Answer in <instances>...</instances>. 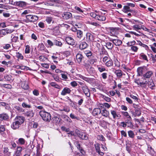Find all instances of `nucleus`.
Segmentation results:
<instances>
[{
	"mask_svg": "<svg viewBox=\"0 0 156 156\" xmlns=\"http://www.w3.org/2000/svg\"><path fill=\"white\" fill-rule=\"evenodd\" d=\"M97 67L98 70L100 72H102L106 70L105 67L103 66L97 65Z\"/></svg>",
	"mask_w": 156,
	"mask_h": 156,
	"instance_id": "473e14b6",
	"label": "nucleus"
},
{
	"mask_svg": "<svg viewBox=\"0 0 156 156\" xmlns=\"http://www.w3.org/2000/svg\"><path fill=\"white\" fill-rule=\"evenodd\" d=\"M50 85L51 86L54 87L55 88H57L58 89H60L61 88V87L60 86L58 85L57 84H56V83L55 82H51L50 83Z\"/></svg>",
	"mask_w": 156,
	"mask_h": 156,
	"instance_id": "a19ab883",
	"label": "nucleus"
},
{
	"mask_svg": "<svg viewBox=\"0 0 156 156\" xmlns=\"http://www.w3.org/2000/svg\"><path fill=\"white\" fill-rule=\"evenodd\" d=\"M126 150L129 153H130L131 151V147L130 145H126Z\"/></svg>",
	"mask_w": 156,
	"mask_h": 156,
	"instance_id": "338daca9",
	"label": "nucleus"
},
{
	"mask_svg": "<svg viewBox=\"0 0 156 156\" xmlns=\"http://www.w3.org/2000/svg\"><path fill=\"white\" fill-rule=\"evenodd\" d=\"M76 147L80 151L81 153L83 155L85 154V151L83 150L82 148L80 147V145L77 143L76 144Z\"/></svg>",
	"mask_w": 156,
	"mask_h": 156,
	"instance_id": "cd10ccee",
	"label": "nucleus"
},
{
	"mask_svg": "<svg viewBox=\"0 0 156 156\" xmlns=\"http://www.w3.org/2000/svg\"><path fill=\"white\" fill-rule=\"evenodd\" d=\"M22 106L23 108H31V105L29 104H27L26 103L23 102L22 104Z\"/></svg>",
	"mask_w": 156,
	"mask_h": 156,
	"instance_id": "13d9d810",
	"label": "nucleus"
},
{
	"mask_svg": "<svg viewBox=\"0 0 156 156\" xmlns=\"http://www.w3.org/2000/svg\"><path fill=\"white\" fill-rule=\"evenodd\" d=\"M75 96L79 98L80 99V100L78 101V104L79 105H81L83 101V99L80 96L75 95Z\"/></svg>",
	"mask_w": 156,
	"mask_h": 156,
	"instance_id": "de8ad7c7",
	"label": "nucleus"
},
{
	"mask_svg": "<svg viewBox=\"0 0 156 156\" xmlns=\"http://www.w3.org/2000/svg\"><path fill=\"white\" fill-rule=\"evenodd\" d=\"M90 14L91 16L99 21H104L106 19L102 12L97 10L94 12H91Z\"/></svg>",
	"mask_w": 156,
	"mask_h": 156,
	"instance_id": "f257e3e1",
	"label": "nucleus"
},
{
	"mask_svg": "<svg viewBox=\"0 0 156 156\" xmlns=\"http://www.w3.org/2000/svg\"><path fill=\"white\" fill-rule=\"evenodd\" d=\"M133 28L135 30H137L141 29L142 26H140L139 25H134L133 26Z\"/></svg>",
	"mask_w": 156,
	"mask_h": 156,
	"instance_id": "052dcab7",
	"label": "nucleus"
},
{
	"mask_svg": "<svg viewBox=\"0 0 156 156\" xmlns=\"http://www.w3.org/2000/svg\"><path fill=\"white\" fill-rule=\"evenodd\" d=\"M62 16L64 19L68 20L72 17V14L70 12H65L62 14Z\"/></svg>",
	"mask_w": 156,
	"mask_h": 156,
	"instance_id": "9b49d317",
	"label": "nucleus"
},
{
	"mask_svg": "<svg viewBox=\"0 0 156 156\" xmlns=\"http://www.w3.org/2000/svg\"><path fill=\"white\" fill-rule=\"evenodd\" d=\"M106 46L109 49H112L114 47L113 44L110 42L106 43Z\"/></svg>",
	"mask_w": 156,
	"mask_h": 156,
	"instance_id": "72a5a7b5",
	"label": "nucleus"
},
{
	"mask_svg": "<svg viewBox=\"0 0 156 156\" xmlns=\"http://www.w3.org/2000/svg\"><path fill=\"white\" fill-rule=\"evenodd\" d=\"M86 37L87 41H92L94 40L93 36L90 33H87Z\"/></svg>",
	"mask_w": 156,
	"mask_h": 156,
	"instance_id": "ddd939ff",
	"label": "nucleus"
},
{
	"mask_svg": "<svg viewBox=\"0 0 156 156\" xmlns=\"http://www.w3.org/2000/svg\"><path fill=\"white\" fill-rule=\"evenodd\" d=\"M71 92L70 89L67 87H65L62 91L61 95L62 96H65L67 94H69Z\"/></svg>",
	"mask_w": 156,
	"mask_h": 156,
	"instance_id": "9d476101",
	"label": "nucleus"
},
{
	"mask_svg": "<svg viewBox=\"0 0 156 156\" xmlns=\"http://www.w3.org/2000/svg\"><path fill=\"white\" fill-rule=\"evenodd\" d=\"M146 70V67H139L137 68V72L138 75L139 76H142L143 73Z\"/></svg>",
	"mask_w": 156,
	"mask_h": 156,
	"instance_id": "423d86ee",
	"label": "nucleus"
},
{
	"mask_svg": "<svg viewBox=\"0 0 156 156\" xmlns=\"http://www.w3.org/2000/svg\"><path fill=\"white\" fill-rule=\"evenodd\" d=\"M21 86L22 88L25 90H27L29 88L28 83L26 81H23L22 82Z\"/></svg>",
	"mask_w": 156,
	"mask_h": 156,
	"instance_id": "393cba45",
	"label": "nucleus"
},
{
	"mask_svg": "<svg viewBox=\"0 0 156 156\" xmlns=\"http://www.w3.org/2000/svg\"><path fill=\"white\" fill-rule=\"evenodd\" d=\"M138 49V48L136 46L133 45L131 47V50L135 52H137Z\"/></svg>",
	"mask_w": 156,
	"mask_h": 156,
	"instance_id": "603ef678",
	"label": "nucleus"
},
{
	"mask_svg": "<svg viewBox=\"0 0 156 156\" xmlns=\"http://www.w3.org/2000/svg\"><path fill=\"white\" fill-rule=\"evenodd\" d=\"M95 147L97 152L99 155L103 156L104 153L101 151L100 150V145L98 143H97L94 145Z\"/></svg>",
	"mask_w": 156,
	"mask_h": 156,
	"instance_id": "0eeeda50",
	"label": "nucleus"
},
{
	"mask_svg": "<svg viewBox=\"0 0 156 156\" xmlns=\"http://www.w3.org/2000/svg\"><path fill=\"white\" fill-rule=\"evenodd\" d=\"M141 112L139 108L136 109L135 110V116H140L141 115Z\"/></svg>",
	"mask_w": 156,
	"mask_h": 156,
	"instance_id": "6e6d98bb",
	"label": "nucleus"
},
{
	"mask_svg": "<svg viewBox=\"0 0 156 156\" xmlns=\"http://www.w3.org/2000/svg\"><path fill=\"white\" fill-rule=\"evenodd\" d=\"M79 77L80 78L89 83H91L93 80V79L81 75H80Z\"/></svg>",
	"mask_w": 156,
	"mask_h": 156,
	"instance_id": "4468645a",
	"label": "nucleus"
},
{
	"mask_svg": "<svg viewBox=\"0 0 156 156\" xmlns=\"http://www.w3.org/2000/svg\"><path fill=\"white\" fill-rule=\"evenodd\" d=\"M128 133L129 137L133 138L135 136V134L132 130H129L128 132Z\"/></svg>",
	"mask_w": 156,
	"mask_h": 156,
	"instance_id": "a18cd8bd",
	"label": "nucleus"
},
{
	"mask_svg": "<svg viewBox=\"0 0 156 156\" xmlns=\"http://www.w3.org/2000/svg\"><path fill=\"white\" fill-rule=\"evenodd\" d=\"M20 126V125H19V124L17 121L15 119L14 120V122L12 123L11 126V127L12 129H18Z\"/></svg>",
	"mask_w": 156,
	"mask_h": 156,
	"instance_id": "dca6fc26",
	"label": "nucleus"
},
{
	"mask_svg": "<svg viewBox=\"0 0 156 156\" xmlns=\"http://www.w3.org/2000/svg\"><path fill=\"white\" fill-rule=\"evenodd\" d=\"M115 73L117 76L119 77H121L122 75V71L119 69L116 70Z\"/></svg>",
	"mask_w": 156,
	"mask_h": 156,
	"instance_id": "c9c22d12",
	"label": "nucleus"
},
{
	"mask_svg": "<svg viewBox=\"0 0 156 156\" xmlns=\"http://www.w3.org/2000/svg\"><path fill=\"white\" fill-rule=\"evenodd\" d=\"M83 58V57L81 54L78 53L76 55V59L78 62L79 63L81 62Z\"/></svg>",
	"mask_w": 156,
	"mask_h": 156,
	"instance_id": "5701e85b",
	"label": "nucleus"
},
{
	"mask_svg": "<svg viewBox=\"0 0 156 156\" xmlns=\"http://www.w3.org/2000/svg\"><path fill=\"white\" fill-rule=\"evenodd\" d=\"M20 125L23 123L25 120V118L23 116H17L15 119Z\"/></svg>",
	"mask_w": 156,
	"mask_h": 156,
	"instance_id": "1a4fd4ad",
	"label": "nucleus"
},
{
	"mask_svg": "<svg viewBox=\"0 0 156 156\" xmlns=\"http://www.w3.org/2000/svg\"><path fill=\"white\" fill-rule=\"evenodd\" d=\"M25 114L27 117L31 118L34 116V113L33 112L32 110H30L27 112Z\"/></svg>",
	"mask_w": 156,
	"mask_h": 156,
	"instance_id": "c85d7f7f",
	"label": "nucleus"
},
{
	"mask_svg": "<svg viewBox=\"0 0 156 156\" xmlns=\"http://www.w3.org/2000/svg\"><path fill=\"white\" fill-rule=\"evenodd\" d=\"M140 58L141 59L146 61L147 62L148 61L147 56L144 53H140Z\"/></svg>",
	"mask_w": 156,
	"mask_h": 156,
	"instance_id": "c756f323",
	"label": "nucleus"
},
{
	"mask_svg": "<svg viewBox=\"0 0 156 156\" xmlns=\"http://www.w3.org/2000/svg\"><path fill=\"white\" fill-rule=\"evenodd\" d=\"M22 150V148L21 147H18L17 148V151L16 153V156H20L21 154V152Z\"/></svg>",
	"mask_w": 156,
	"mask_h": 156,
	"instance_id": "2f4dec72",
	"label": "nucleus"
},
{
	"mask_svg": "<svg viewBox=\"0 0 156 156\" xmlns=\"http://www.w3.org/2000/svg\"><path fill=\"white\" fill-rule=\"evenodd\" d=\"M136 44V41L134 40H133L132 41H128L127 43V47H132L133 46Z\"/></svg>",
	"mask_w": 156,
	"mask_h": 156,
	"instance_id": "37998d69",
	"label": "nucleus"
},
{
	"mask_svg": "<svg viewBox=\"0 0 156 156\" xmlns=\"http://www.w3.org/2000/svg\"><path fill=\"white\" fill-rule=\"evenodd\" d=\"M66 42L69 44L73 45L75 44V42L73 39L71 37H67L66 38Z\"/></svg>",
	"mask_w": 156,
	"mask_h": 156,
	"instance_id": "6e6552de",
	"label": "nucleus"
},
{
	"mask_svg": "<svg viewBox=\"0 0 156 156\" xmlns=\"http://www.w3.org/2000/svg\"><path fill=\"white\" fill-rule=\"evenodd\" d=\"M54 43L56 45L59 47H61L62 45V43L61 42L58 41L57 40H54Z\"/></svg>",
	"mask_w": 156,
	"mask_h": 156,
	"instance_id": "09e8293b",
	"label": "nucleus"
},
{
	"mask_svg": "<svg viewBox=\"0 0 156 156\" xmlns=\"http://www.w3.org/2000/svg\"><path fill=\"white\" fill-rule=\"evenodd\" d=\"M110 41H112L113 43L116 45V46H119L121 45L122 42V41L119 39H111L110 40Z\"/></svg>",
	"mask_w": 156,
	"mask_h": 156,
	"instance_id": "f3484780",
	"label": "nucleus"
},
{
	"mask_svg": "<svg viewBox=\"0 0 156 156\" xmlns=\"http://www.w3.org/2000/svg\"><path fill=\"white\" fill-rule=\"evenodd\" d=\"M16 56L18 58L21 60L23 59V56L19 52H17L16 53Z\"/></svg>",
	"mask_w": 156,
	"mask_h": 156,
	"instance_id": "4d7b16f0",
	"label": "nucleus"
},
{
	"mask_svg": "<svg viewBox=\"0 0 156 156\" xmlns=\"http://www.w3.org/2000/svg\"><path fill=\"white\" fill-rule=\"evenodd\" d=\"M81 88L85 95L88 97H90V93L88 87L87 85H84V86H81Z\"/></svg>",
	"mask_w": 156,
	"mask_h": 156,
	"instance_id": "20e7f679",
	"label": "nucleus"
},
{
	"mask_svg": "<svg viewBox=\"0 0 156 156\" xmlns=\"http://www.w3.org/2000/svg\"><path fill=\"white\" fill-rule=\"evenodd\" d=\"M100 53L101 55V54H105L106 55L107 53V51H105V50L103 48H101L99 50Z\"/></svg>",
	"mask_w": 156,
	"mask_h": 156,
	"instance_id": "3c124183",
	"label": "nucleus"
},
{
	"mask_svg": "<svg viewBox=\"0 0 156 156\" xmlns=\"http://www.w3.org/2000/svg\"><path fill=\"white\" fill-rule=\"evenodd\" d=\"M75 30L76 31V34L77 37L80 39H81L83 35V32L80 30H77L76 29H75Z\"/></svg>",
	"mask_w": 156,
	"mask_h": 156,
	"instance_id": "bb28decb",
	"label": "nucleus"
},
{
	"mask_svg": "<svg viewBox=\"0 0 156 156\" xmlns=\"http://www.w3.org/2000/svg\"><path fill=\"white\" fill-rule=\"evenodd\" d=\"M122 114L124 115L126 117L127 119L128 118L129 116H130L129 115L128 112H122Z\"/></svg>",
	"mask_w": 156,
	"mask_h": 156,
	"instance_id": "0e129e2a",
	"label": "nucleus"
},
{
	"mask_svg": "<svg viewBox=\"0 0 156 156\" xmlns=\"http://www.w3.org/2000/svg\"><path fill=\"white\" fill-rule=\"evenodd\" d=\"M15 3L17 5L22 7H25L27 4L26 2L23 1L16 2Z\"/></svg>",
	"mask_w": 156,
	"mask_h": 156,
	"instance_id": "b1692460",
	"label": "nucleus"
},
{
	"mask_svg": "<svg viewBox=\"0 0 156 156\" xmlns=\"http://www.w3.org/2000/svg\"><path fill=\"white\" fill-rule=\"evenodd\" d=\"M97 138L98 140L102 141H105V139L102 135H99L97 136Z\"/></svg>",
	"mask_w": 156,
	"mask_h": 156,
	"instance_id": "79ce46f5",
	"label": "nucleus"
},
{
	"mask_svg": "<svg viewBox=\"0 0 156 156\" xmlns=\"http://www.w3.org/2000/svg\"><path fill=\"white\" fill-rule=\"evenodd\" d=\"M106 65L108 67H110L112 66L113 64V61L111 59H109L105 63Z\"/></svg>",
	"mask_w": 156,
	"mask_h": 156,
	"instance_id": "58836bf2",
	"label": "nucleus"
},
{
	"mask_svg": "<svg viewBox=\"0 0 156 156\" xmlns=\"http://www.w3.org/2000/svg\"><path fill=\"white\" fill-rule=\"evenodd\" d=\"M88 46V44L85 42L82 41L81 42L79 45V49L81 50H83Z\"/></svg>",
	"mask_w": 156,
	"mask_h": 156,
	"instance_id": "f8f14e48",
	"label": "nucleus"
},
{
	"mask_svg": "<svg viewBox=\"0 0 156 156\" xmlns=\"http://www.w3.org/2000/svg\"><path fill=\"white\" fill-rule=\"evenodd\" d=\"M108 74L107 73H104L101 74L102 77L104 80H105L107 78Z\"/></svg>",
	"mask_w": 156,
	"mask_h": 156,
	"instance_id": "774afa93",
	"label": "nucleus"
},
{
	"mask_svg": "<svg viewBox=\"0 0 156 156\" xmlns=\"http://www.w3.org/2000/svg\"><path fill=\"white\" fill-rule=\"evenodd\" d=\"M75 132L77 133L78 136L82 140H86L88 139V137L86 134L83 133H80V132L79 130L76 129Z\"/></svg>",
	"mask_w": 156,
	"mask_h": 156,
	"instance_id": "39448f33",
	"label": "nucleus"
},
{
	"mask_svg": "<svg viewBox=\"0 0 156 156\" xmlns=\"http://www.w3.org/2000/svg\"><path fill=\"white\" fill-rule=\"evenodd\" d=\"M3 153L5 154L8 156H10V152H9V149L7 147L3 148Z\"/></svg>",
	"mask_w": 156,
	"mask_h": 156,
	"instance_id": "e433bc0d",
	"label": "nucleus"
},
{
	"mask_svg": "<svg viewBox=\"0 0 156 156\" xmlns=\"http://www.w3.org/2000/svg\"><path fill=\"white\" fill-rule=\"evenodd\" d=\"M25 52L26 54H28L30 52V47L29 45H27L25 46Z\"/></svg>",
	"mask_w": 156,
	"mask_h": 156,
	"instance_id": "864d4df0",
	"label": "nucleus"
},
{
	"mask_svg": "<svg viewBox=\"0 0 156 156\" xmlns=\"http://www.w3.org/2000/svg\"><path fill=\"white\" fill-rule=\"evenodd\" d=\"M52 119L53 120V122L54 123H58L60 121V119H59V118L57 117H54L52 118Z\"/></svg>",
	"mask_w": 156,
	"mask_h": 156,
	"instance_id": "c03bdc74",
	"label": "nucleus"
},
{
	"mask_svg": "<svg viewBox=\"0 0 156 156\" xmlns=\"http://www.w3.org/2000/svg\"><path fill=\"white\" fill-rule=\"evenodd\" d=\"M147 85L149 87L151 88L154 86V84L152 80H150V81L147 83Z\"/></svg>",
	"mask_w": 156,
	"mask_h": 156,
	"instance_id": "8fccbe9b",
	"label": "nucleus"
},
{
	"mask_svg": "<svg viewBox=\"0 0 156 156\" xmlns=\"http://www.w3.org/2000/svg\"><path fill=\"white\" fill-rule=\"evenodd\" d=\"M101 112V110L100 108H95L93 109L92 114L94 116H96L100 114Z\"/></svg>",
	"mask_w": 156,
	"mask_h": 156,
	"instance_id": "2eb2a0df",
	"label": "nucleus"
},
{
	"mask_svg": "<svg viewBox=\"0 0 156 156\" xmlns=\"http://www.w3.org/2000/svg\"><path fill=\"white\" fill-rule=\"evenodd\" d=\"M89 58L90 59V63L91 64H94L97 61V59L96 58L93 56L91 58Z\"/></svg>",
	"mask_w": 156,
	"mask_h": 156,
	"instance_id": "4c0bfd02",
	"label": "nucleus"
},
{
	"mask_svg": "<svg viewBox=\"0 0 156 156\" xmlns=\"http://www.w3.org/2000/svg\"><path fill=\"white\" fill-rule=\"evenodd\" d=\"M153 74V72L151 71H149L147 72L143 75V77L144 78V79H145V78H150L152 75Z\"/></svg>",
	"mask_w": 156,
	"mask_h": 156,
	"instance_id": "aec40b11",
	"label": "nucleus"
},
{
	"mask_svg": "<svg viewBox=\"0 0 156 156\" xmlns=\"http://www.w3.org/2000/svg\"><path fill=\"white\" fill-rule=\"evenodd\" d=\"M84 16L82 14L81 16L76 15L74 16V18L77 20H82L84 18Z\"/></svg>",
	"mask_w": 156,
	"mask_h": 156,
	"instance_id": "49530a36",
	"label": "nucleus"
},
{
	"mask_svg": "<svg viewBox=\"0 0 156 156\" xmlns=\"http://www.w3.org/2000/svg\"><path fill=\"white\" fill-rule=\"evenodd\" d=\"M64 119L65 121L68 122H70L72 121L70 118L67 115H65Z\"/></svg>",
	"mask_w": 156,
	"mask_h": 156,
	"instance_id": "69168bd1",
	"label": "nucleus"
},
{
	"mask_svg": "<svg viewBox=\"0 0 156 156\" xmlns=\"http://www.w3.org/2000/svg\"><path fill=\"white\" fill-rule=\"evenodd\" d=\"M25 140L23 138H20L19 139L17 143L21 145H24L25 144Z\"/></svg>",
	"mask_w": 156,
	"mask_h": 156,
	"instance_id": "ea45409f",
	"label": "nucleus"
},
{
	"mask_svg": "<svg viewBox=\"0 0 156 156\" xmlns=\"http://www.w3.org/2000/svg\"><path fill=\"white\" fill-rule=\"evenodd\" d=\"M61 75L63 80H66L68 79V78L66 74L65 73H61Z\"/></svg>",
	"mask_w": 156,
	"mask_h": 156,
	"instance_id": "680f3d73",
	"label": "nucleus"
},
{
	"mask_svg": "<svg viewBox=\"0 0 156 156\" xmlns=\"http://www.w3.org/2000/svg\"><path fill=\"white\" fill-rule=\"evenodd\" d=\"M132 118L130 116H129L128 118L125 121V122L126 123V126L128 127H131L133 126L132 122H131Z\"/></svg>",
	"mask_w": 156,
	"mask_h": 156,
	"instance_id": "412c9836",
	"label": "nucleus"
},
{
	"mask_svg": "<svg viewBox=\"0 0 156 156\" xmlns=\"http://www.w3.org/2000/svg\"><path fill=\"white\" fill-rule=\"evenodd\" d=\"M123 11L126 13H127L128 12H132L133 10L130 9V7L127 6L125 5L123 7Z\"/></svg>",
	"mask_w": 156,
	"mask_h": 156,
	"instance_id": "a878e982",
	"label": "nucleus"
},
{
	"mask_svg": "<svg viewBox=\"0 0 156 156\" xmlns=\"http://www.w3.org/2000/svg\"><path fill=\"white\" fill-rule=\"evenodd\" d=\"M110 112L114 119H115L117 117L119 119L121 117V115L119 114H117L115 111L113 110H111L110 111Z\"/></svg>",
	"mask_w": 156,
	"mask_h": 156,
	"instance_id": "6ab92c4d",
	"label": "nucleus"
},
{
	"mask_svg": "<svg viewBox=\"0 0 156 156\" xmlns=\"http://www.w3.org/2000/svg\"><path fill=\"white\" fill-rule=\"evenodd\" d=\"M8 115L5 114H0V120H6L8 119Z\"/></svg>",
	"mask_w": 156,
	"mask_h": 156,
	"instance_id": "7c9ffc66",
	"label": "nucleus"
},
{
	"mask_svg": "<svg viewBox=\"0 0 156 156\" xmlns=\"http://www.w3.org/2000/svg\"><path fill=\"white\" fill-rule=\"evenodd\" d=\"M45 21L48 23L50 24L52 21V17H47Z\"/></svg>",
	"mask_w": 156,
	"mask_h": 156,
	"instance_id": "bf43d9fd",
	"label": "nucleus"
},
{
	"mask_svg": "<svg viewBox=\"0 0 156 156\" xmlns=\"http://www.w3.org/2000/svg\"><path fill=\"white\" fill-rule=\"evenodd\" d=\"M26 19L25 22L27 23L29 22H34L37 20L38 17L35 15H28L25 16Z\"/></svg>",
	"mask_w": 156,
	"mask_h": 156,
	"instance_id": "7ed1b4c3",
	"label": "nucleus"
},
{
	"mask_svg": "<svg viewBox=\"0 0 156 156\" xmlns=\"http://www.w3.org/2000/svg\"><path fill=\"white\" fill-rule=\"evenodd\" d=\"M75 9L77 10V12L78 13H83V11L80 8L77 6H75Z\"/></svg>",
	"mask_w": 156,
	"mask_h": 156,
	"instance_id": "5fc2aeb1",
	"label": "nucleus"
},
{
	"mask_svg": "<svg viewBox=\"0 0 156 156\" xmlns=\"http://www.w3.org/2000/svg\"><path fill=\"white\" fill-rule=\"evenodd\" d=\"M39 115L43 120L45 122H49L51 119V115L50 113L45 111H40Z\"/></svg>",
	"mask_w": 156,
	"mask_h": 156,
	"instance_id": "f03ea898",
	"label": "nucleus"
},
{
	"mask_svg": "<svg viewBox=\"0 0 156 156\" xmlns=\"http://www.w3.org/2000/svg\"><path fill=\"white\" fill-rule=\"evenodd\" d=\"M84 53L86 54V56L89 58H91L92 57L93 55H92V53L90 51H84Z\"/></svg>",
	"mask_w": 156,
	"mask_h": 156,
	"instance_id": "f704fd0d",
	"label": "nucleus"
},
{
	"mask_svg": "<svg viewBox=\"0 0 156 156\" xmlns=\"http://www.w3.org/2000/svg\"><path fill=\"white\" fill-rule=\"evenodd\" d=\"M49 28L51 30H53V33L55 35L56 34H58L59 32V26H57L52 28H51V26H49Z\"/></svg>",
	"mask_w": 156,
	"mask_h": 156,
	"instance_id": "a211bd4d",
	"label": "nucleus"
},
{
	"mask_svg": "<svg viewBox=\"0 0 156 156\" xmlns=\"http://www.w3.org/2000/svg\"><path fill=\"white\" fill-rule=\"evenodd\" d=\"M107 137L109 140H111L112 138V134L111 133L108 132L106 133Z\"/></svg>",
	"mask_w": 156,
	"mask_h": 156,
	"instance_id": "e2e57ef3",
	"label": "nucleus"
},
{
	"mask_svg": "<svg viewBox=\"0 0 156 156\" xmlns=\"http://www.w3.org/2000/svg\"><path fill=\"white\" fill-rule=\"evenodd\" d=\"M101 113L102 116L106 118L108 117L109 116V112L105 108L103 109L102 111L101 110Z\"/></svg>",
	"mask_w": 156,
	"mask_h": 156,
	"instance_id": "4be33fe9",
	"label": "nucleus"
}]
</instances>
